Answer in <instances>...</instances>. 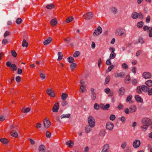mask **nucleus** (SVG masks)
Here are the masks:
<instances>
[{
    "mask_svg": "<svg viewBox=\"0 0 152 152\" xmlns=\"http://www.w3.org/2000/svg\"><path fill=\"white\" fill-rule=\"evenodd\" d=\"M129 109L130 113H132L135 112L137 110L136 107L134 105L130 106Z\"/></svg>",
    "mask_w": 152,
    "mask_h": 152,
    "instance_id": "17",
    "label": "nucleus"
},
{
    "mask_svg": "<svg viewBox=\"0 0 152 152\" xmlns=\"http://www.w3.org/2000/svg\"><path fill=\"white\" fill-rule=\"evenodd\" d=\"M127 145V143L126 142H124L121 145V147L122 149H124Z\"/></svg>",
    "mask_w": 152,
    "mask_h": 152,
    "instance_id": "55",
    "label": "nucleus"
},
{
    "mask_svg": "<svg viewBox=\"0 0 152 152\" xmlns=\"http://www.w3.org/2000/svg\"><path fill=\"white\" fill-rule=\"evenodd\" d=\"M110 11L114 14H116L118 12L117 9L115 7L111 8L110 9Z\"/></svg>",
    "mask_w": 152,
    "mask_h": 152,
    "instance_id": "37",
    "label": "nucleus"
},
{
    "mask_svg": "<svg viewBox=\"0 0 152 152\" xmlns=\"http://www.w3.org/2000/svg\"><path fill=\"white\" fill-rule=\"evenodd\" d=\"M22 46L23 47H27L28 45V43L26 42V40L25 39H23V41L22 43Z\"/></svg>",
    "mask_w": 152,
    "mask_h": 152,
    "instance_id": "35",
    "label": "nucleus"
},
{
    "mask_svg": "<svg viewBox=\"0 0 152 152\" xmlns=\"http://www.w3.org/2000/svg\"><path fill=\"white\" fill-rule=\"evenodd\" d=\"M125 92V88L124 87H122L120 88L118 90V93L119 95H123Z\"/></svg>",
    "mask_w": 152,
    "mask_h": 152,
    "instance_id": "19",
    "label": "nucleus"
},
{
    "mask_svg": "<svg viewBox=\"0 0 152 152\" xmlns=\"http://www.w3.org/2000/svg\"><path fill=\"white\" fill-rule=\"evenodd\" d=\"M131 16L133 19H136L138 18V13L136 12H134L132 14Z\"/></svg>",
    "mask_w": 152,
    "mask_h": 152,
    "instance_id": "28",
    "label": "nucleus"
},
{
    "mask_svg": "<svg viewBox=\"0 0 152 152\" xmlns=\"http://www.w3.org/2000/svg\"><path fill=\"white\" fill-rule=\"evenodd\" d=\"M50 23L52 26H56L57 23L56 19L55 18L52 20L50 21Z\"/></svg>",
    "mask_w": 152,
    "mask_h": 152,
    "instance_id": "25",
    "label": "nucleus"
},
{
    "mask_svg": "<svg viewBox=\"0 0 152 152\" xmlns=\"http://www.w3.org/2000/svg\"><path fill=\"white\" fill-rule=\"evenodd\" d=\"M39 76L41 77V78L42 79L44 80L45 79L46 77V75L45 74L41 73L39 75Z\"/></svg>",
    "mask_w": 152,
    "mask_h": 152,
    "instance_id": "50",
    "label": "nucleus"
},
{
    "mask_svg": "<svg viewBox=\"0 0 152 152\" xmlns=\"http://www.w3.org/2000/svg\"><path fill=\"white\" fill-rule=\"evenodd\" d=\"M85 88V86H84L82 85H81L80 88V92L82 93L83 92Z\"/></svg>",
    "mask_w": 152,
    "mask_h": 152,
    "instance_id": "54",
    "label": "nucleus"
},
{
    "mask_svg": "<svg viewBox=\"0 0 152 152\" xmlns=\"http://www.w3.org/2000/svg\"><path fill=\"white\" fill-rule=\"evenodd\" d=\"M113 127L114 125L113 123L110 122H108L107 123L106 128L108 130L110 131L112 130Z\"/></svg>",
    "mask_w": 152,
    "mask_h": 152,
    "instance_id": "14",
    "label": "nucleus"
},
{
    "mask_svg": "<svg viewBox=\"0 0 152 152\" xmlns=\"http://www.w3.org/2000/svg\"><path fill=\"white\" fill-rule=\"evenodd\" d=\"M11 135L13 137H17L18 136V132L15 130H12L10 132Z\"/></svg>",
    "mask_w": 152,
    "mask_h": 152,
    "instance_id": "18",
    "label": "nucleus"
},
{
    "mask_svg": "<svg viewBox=\"0 0 152 152\" xmlns=\"http://www.w3.org/2000/svg\"><path fill=\"white\" fill-rule=\"evenodd\" d=\"M0 141L4 144H6L8 142L7 140L4 138H3L0 139Z\"/></svg>",
    "mask_w": 152,
    "mask_h": 152,
    "instance_id": "29",
    "label": "nucleus"
},
{
    "mask_svg": "<svg viewBox=\"0 0 152 152\" xmlns=\"http://www.w3.org/2000/svg\"><path fill=\"white\" fill-rule=\"evenodd\" d=\"M76 66L77 64L76 63H72L70 65V69L72 70L73 71L76 67Z\"/></svg>",
    "mask_w": 152,
    "mask_h": 152,
    "instance_id": "32",
    "label": "nucleus"
},
{
    "mask_svg": "<svg viewBox=\"0 0 152 152\" xmlns=\"http://www.w3.org/2000/svg\"><path fill=\"white\" fill-rule=\"evenodd\" d=\"M143 29L144 31H148L149 33L148 36L150 37H152V27H149L147 26H145L143 28Z\"/></svg>",
    "mask_w": 152,
    "mask_h": 152,
    "instance_id": "6",
    "label": "nucleus"
},
{
    "mask_svg": "<svg viewBox=\"0 0 152 152\" xmlns=\"http://www.w3.org/2000/svg\"><path fill=\"white\" fill-rule=\"evenodd\" d=\"M138 41L139 43L141 44H143L144 43V41L143 38L141 37H139L138 38Z\"/></svg>",
    "mask_w": 152,
    "mask_h": 152,
    "instance_id": "39",
    "label": "nucleus"
},
{
    "mask_svg": "<svg viewBox=\"0 0 152 152\" xmlns=\"http://www.w3.org/2000/svg\"><path fill=\"white\" fill-rule=\"evenodd\" d=\"M68 97V94L65 93H63L61 96V98L63 101L65 100Z\"/></svg>",
    "mask_w": 152,
    "mask_h": 152,
    "instance_id": "23",
    "label": "nucleus"
},
{
    "mask_svg": "<svg viewBox=\"0 0 152 152\" xmlns=\"http://www.w3.org/2000/svg\"><path fill=\"white\" fill-rule=\"evenodd\" d=\"M66 145H68V147H70L73 146L74 144L72 141H69L66 142Z\"/></svg>",
    "mask_w": 152,
    "mask_h": 152,
    "instance_id": "33",
    "label": "nucleus"
},
{
    "mask_svg": "<svg viewBox=\"0 0 152 152\" xmlns=\"http://www.w3.org/2000/svg\"><path fill=\"white\" fill-rule=\"evenodd\" d=\"M44 125L45 128H49L50 126V122L48 118H46L44 121Z\"/></svg>",
    "mask_w": 152,
    "mask_h": 152,
    "instance_id": "10",
    "label": "nucleus"
},
{
    "mask_svg": "<svg viewBox=\"0 0 152 152\" xmlns=\"http://www.w3.org/2000/svg\"><path fill=\"white\" fill-rule=\"evenodd\" d=\"M51 134L49 131H47L46 133V136L47 138H50L51 137Z\"/></svg>",
    "mask_w": 152,
    "mask_h": 152,
    "instance_id": "58",
    "label": "nucleus"
},
{
    "mask_svg": "<svg viewBox=\"0 0 152 152\" xmlns=\"http://www.w3.org/2000/svg\"><path fill=\"white\" fill-rule=\"evenodd\" d=\"M134 97L137 101L140 102H143L142 99L139 95H136Z\"/></svg>",
    "mask_w": 152,
    "mask_h": 152,
    "instance_id": "21",
    "label": "nucleus"
},
{
    "mask_svg": "<svg viewBox=\"0 0 152 152\" xmlns=\"http://www.w3.org/2000/svg\"><path fill=\"white\" fill-rule=\"evenodd\" d=\"M45 147L42 145H40L39 148V152H45Z\"/></svg>",
    "mask_w": 152,
    "mask_h": 152,
    "instance_id": "22",
    "label": "nucleus"
},
{
    "mask_svg": "<svg viewBox=\"0 0 152 152\" xmlns=\"http://www.w3.org/2000/svg\"><path fill=\"white\" fill-rule=\"evenodd\" d=\"M132 84L134 86L136 85L137 83V81L135 79H132Z\"/></svg>",
    "mask_w": 152,
    "mask_h": 152,
    "instance_id": "51",
    "label": "nucleus"
},
{
    "mask_svg": "<svg viewBox=\"0 0 152 152\" xmlns=\"http://www.w3.org/2000/svg\"><path fill=\"white\" fill-rule=\"evenodd\" d=\"M94 107L95 110H98L99 108V106L97 103H96L94 105Z\"/></svg>",
    "mask_w": 152,
    "mask_h": 152,
    "instance_id": "52",
    "label": "nucleus"
},
{
    "mask_svg": "<svg viewBox=\"0 0 152 152\" xmlns=\"http://www.w3.org/2000/svg\"><path fill=\"white\" fill-rule=\"evenodd\" d=\"M142 76L145 79H149L151 77V75L150 72H146L143 73Z\"/></svg>",
    "mask_w": 152,
    "mask_h": 152,
    "instance_id": "11",
    "label": "nucleus"
},
{
    "mask_svg": "<svg viewBox=\"0 0 152 152\" xmlns=\"http://www.w3.org/2000/svg\"><path fill=\"white\" fill-rule=\"evenodd\" d=\"M93 16V14L91 12H89L84 14L83 15L84 18L86 20H88L92 18Z\"/></svg>",
    "mask_w": 152,
    "mask_h": 152,
    "instance_id": "7",
    "label": "nucleus"
},
{
    "mask_svg": "<svg viewBox=\"0 0 152 152\" xmlns=\"http://www.w3.org/2000/svg\"><path fill=\"white\" fill-rule=\"evenodd\" d=\"M122 67L125 69H127L128 68V66L127 64L125 63H123L122 64Z\"/></svg>",
    "mask_w": 152,
    "mask_h": 152,
    "instance_id": "53",
    "label": "nucleus"
},
{
    "mask_svg": "<svg viewBox=\"0 0 152 152\" xmlns=\"http://www.w3.org/2000/svg\"><path fill=\"white\" fill-rule=\"evenodd\" d=\"M47 93L50 96L55 97V96L54 91L50 88H48L47 90Z\"/></svg>",
    "mask_w": 152,
    "mask_h": 152,
    "instance_id": "12",
    "label": "nucleus"
},
{
    "mask_svg": "<svg viewBox=\"0 0 152 152\" xmlns=\"http://www.w3.org/2000/svg\"><path fill=\"white\" fill-rule=\"evenodd\" d=\"M11 69L12 71H15L17 69V66L15 64H12L10 66Z\"/></svg>",
    "mask_w": 152,
    "mask_h": 152,
    "instance_id": "34",
    "label": "nucleus"
},
{
    "mask_svg": "<svg viewBox=\"0 0 152 152\" xmlns=\"http://www.w3.org/2000/svg\"><path fill=\"white\" fill-rule=\"evenodd\" d=\"M58 58L57 59V60L59 61L62 60L63 56L62 53L61 52H58Z\"/></svg>",
    "mask_w": 152,
    "mask_h": 152,
    "instance_id": "30",
    "label": "nucleus"
},
{
    "mask_svg": "<svg viewBox=\"0 0 152 152\" xmlns=\"http://www.w3.org/2000/svg\"><path fill=\"white\" fill-rule=\"evenodd\" d=\"M31 110V109L28 108H23L22 112L23 113H26L29 112Z\"/></svg>",
    "mask_w": 152,
    "mask_h": 152,
    "instance_id": "31",
    "label": "nucleus"
},
{
    "mask_svg": "<svg viewBox=\"0 0 152 152\" xmlns=\"http://www.w3.org/2000/svg\"><path fill=\"white\" fill-rule=\"evenodd\" d=\"M115 34L118 36L125 37L126 35V31L124 28H119L116 31Z\"/></svg>",
    "mask_w": 152,
    "mask_h": 152,
    "instance_id": "1",
    "label": "nucleus"
},
{
    "mask_svg": "<svg viewBox=\"0 0 152 152\" xmlns=\"http://www.w3.org/2000/svg\"><path fill=\"white\" fill-rule=\"evenodd\" d=\"M99 134L101 137H104L105 134V131L104 130L101 131L99 132Z\"/></svg>",
    "mask_w": 152,
    "mask_h": 152,
    "instance_id": "46",
    "label": "nucleus"
},
{
    "mask_svg": "<svg viewBox=\"0 0 152 152\" xmlns=\"http://www.w3.org/2000/svg\"><path fill=\"white\" fill-rule=\"evenodd\" d=\"M52 41V39L51 37H49L48 39L43 42V44L45 45H47L51 42Z\"/></svg>",
    "mask_w": 152,
    "mask_h": 152,
    "instance_id": "16",
    "label": "nucleus"
},
{
    "mask_svg": "<svg viewBox=\"0 0 152 152\" xmlns=\"http://www.w3.org/2000/svg\"><path fill=\"white\" fill-rule=\"evenodd\" d=\"M115 118V116L113 114L111 115L110 117V119L111 121H114Z\"/></svg>",
    "mask_w": 152,
    "mask_h": 152,
    "instance_id": "56",
    "label": "nucleus"
},
{
    "mask_svg": "<svg viewBox=\"0 0 152 152\" xmlns=\"http://www.w3.org/2000/svg\"><path fill=\"white\" fill-rule=\"evenodd\" d=\"M110 149L109 145L108 144H106L103 146L102 152H108Z\"/></svg>",
    "mask_w": 152,
    "mask_h": 152,
    "instance_id": "13",
    "label": "nucleus"
},
{
    "mask_svg": "<svg viewBox=\"0 0 152 152\" xmlns=\"http://www.w3.org/2000/svg\"><path fill=\"white\" fill-rule=\"evenodd\" d=\"M124 76V72H121L119 73H115V77H120L121 78H123Z\"/></svg>",
    "mask_w": 152,
    "mask_h": 152,
    "instance_id": "15",
    "label": "nucleus"
},
{
    "mask_svg": "<svg viewBox=\"0 0 152 152\" xmlns=\"http://www.w3.org/2000/svg\"><path fill=\"white\" fill-rule=\"evenodd\" d=\"M116 53H111L110 55L109 58L110 59L114 58L116 56Z\"/></svg>",
    "mask_w": 152,
    "mask_h": 152,
    "instance_id": "38",
    "label": "nucleus"
},
{
    "mask_svg": "<svg viewBox=\"0 0 152 152\" xmlns=\"http://www.w3.org/2000/svg\"><path fill=\"white\" fill-rule=\"evenodd\" d=\"M5 119V117L4 115H0V121H2Z\"/></svg>",
    "mask_w": 152,
    "mask_h": 152,
    "instance_id": "62",
    "label": "nucleus"
},
{
    "mask_svg": "<svg viewBox=\"0 0 152 152\" xmlns=\"http://www.w3.org/2000/svg\"><path fill=\"white\" fill-rule=\"evenodd\" d=\"M54 7L55 6L53 4H47L46 6V8L49 10L52 9L54 8Z\"/></svg>",
    "mask_w": 152,
    "mask_h": 152,
    "instance_id": "24",
    "label": "nucleus"
},
{
    "mask_svg": "<svg viewBox=\"0 0 152 152\" xmlns=\"http://www.w3.org/2000/svg\"><path fill=\"white\" fill-rule=\"evenodd\" d=\"M59 107V103L57 102L54 105L52 108V111L53 112L57 113Z\"/></svg>",
    "mask_w": 152,
    "mask_h": 152,
    "instance_id": "9",
    "label": "nucleus"
},
{
    "mask_svg": "<svg viewBox=\"0 0 152 152\" xmlns=\"http://www.w3.org/2000/svg\"><path fill=\"white\" fill-rule=\"evenodd\" d=\"M149 89V87L143 85L140 86H138L137 88V92L139 94L142 93V91L143 92H146Z\"/></svg>",
    "mask_w": 152,
    "mask_h": 152,
    "instance_id": "2",
    "label": "nucleus"
},
{
    "mask_svg": "<svg viewBox=\"0 0 152 152\" xmlns=\"http://www.w3.org/2000/svg\"><path fill=\"white\" fill-rule=\"evenodd\" d=\"M148 94L149 95H152V88H151L150 89H149L148 90Z\"/></svg>",
    "mask_w": 152,
    "mask_h": 152,
    "instance_id": "63",
    "label": "nucleus"
},
{
    "mask_svg": "<svg viewBox=\"0 0 152 152\" xmlns=\"http://www.w3.org/2000/svg\"><path fill=\"white\" fill-rule=\"evenodd\" d=\"M102 32V28L99 26L94 31L93 33V35L94 37H97L100 35Z\"/></svg>",
    "mask_w": 152,
    "mask_h": 152,
    "instance_id": "5",
    "label": "nucleus"
},
{
    "mask_svg": "<svg viewBox=\"0 0 152 152\" xmlns=\"http://www.w3.org/2000/svg\"><path fill=\"white\" fill-rule=\"evenodd\" d=\"M143 25V23L142 21H140L137 23V26L139 28H141Z\"/></svg>",
    "mask_w": 152,
    "mask_h": 152,
    "instance_id": "41",
    "label": "nucleus"
},
{
    "mask_svg": "<svg viewBox=\"0 0 152 152\" xmlns=\"http://www.w3.org/2000/svg\"><path fill=\"white\" fill-rule=\"evenodd\" d=\"M70 116L69 114H67L66 115L63 114L61 116V119L64 118H69Z\"/></svg>",
    "mask_w": 152,
    "mask_h": 152,
    "instance_id": "40",
    "label": "nucleus"
},
{
    "mask_svg": "<svg viewBox=\"0 0 152 152\" xmlns=\"http://www.w3.org/2000/svg\"><path fill=\"white\" fill-rule=\"evenodd\" d=\"M42 124L40 123H37L36 124V125L35 126L37 128H40L42 126Z\"/></svg>",
    "mask_w": 152,
    "mask_h": 152,
    "instance_id": "60",
    "label": "nucleus"
},
{
    "mask_svg": "<svg viewBox=\"0 0 152 152\" xmlns=\"http://www.w3.org/2000/svg\"><path fill=\"white\" fill-rule=\"evenodd\" d=\"M96 93H91V98L93 100H94L96 97Z\"/></svg>",
    "mask_w": 152,
    "mask_h": 152,
    "instance_id": "49",
    "label": "nucleus"
},
{
    "mask_svg": "<svg viewBox=\"0 0 152 152\" xmlns=\"http://www.w3.org/2000/svg\"><path fill=\"white\" fill-rule=\"evenodd\" d=\"M22 21V20L21 18H18L16 20V22L18 24H19L21 23Z\"/></svg>",
    "mask_w": 152,
    "mask_h": 152,
    "instance_id": "48",
    "label": "nucleus"
},
{
    "mask_svg": "<svg viewBox=\"0 0 152 152\" xmlns=\"http://www.w3.org/2000/svg\"><path fill=\"white\" fill-rule=\"evenodd\" d=\"M11 53L12 56L14 57H16L17 55V53L14 50H12L11 51Z\"/></svg>",
    "mask_w": 152,
    "mask_h": 152,
    "instance_id": "57",
    "label": "nucleus"
},
{
    "mask_svg": "<svg viewBox=\"0 0 152 152\" xmlns=\"http://www.w3.org/2000/svg\"><path fill=\"white\" fill-rule=\"evenodd\" d=\"M117 108L119 110H121L123 109L124 106L121 103H119Z\"/></svg>",
    "mask_w": 152,
    "mask_h": 152,
    "instance_id": "61",
    "label": "nucleus"
},
{
    "mask_svg": "<svg viewBox=\"0 0 152 152\" xmlns=\"http://www.w3.org/2000/svg\"><path fill=\"white\" fill-rule=\"evenodd\" d=\"M89 125L91 127H94L95 126V119L91 116H90L88 119Z\"/></svg>",
    "mask_w": 152,
    "mask_h": 152,
    "instance_id": "3",
    "label": "nucleus"
},
{
    "mask_svg": "<svg viewBox=\"0 0 152 152\" xmlns=\"http://www.w3.org/2000/svg\"><path fill=\"white\" fill-rule=\"evenodd\" d=\"M130 80V76L129 75H128L126 76V79L125 80V82L126 83H128L129 81Z\"/></svg>",
    "mask_w": 152,
    "mask_h": 152,
    "instance_id": "43",
    "label": "nucleus"
},
{
    "mask_svg": "<svg viewBox=\"0 0 152 152\" xmlns=\"http://www.w3.org/2000/svg\"><path fill=\"white\" fill-rule=\"evenodd\" d=\"M148 126H147V125H143L142 126H141V128L142 131L145 132L146 131L148 127Z\"/></svg>",
    "mask_w": 152,
    "mask_h": 152,
    "instance_id": "27",
    "label": "nucleus"
},
{
    "mask_svg": "<svg viewBox=\"0 0 152 152\" xmlns=\"http://www.w3.org/2000/svg\"><path fill=\"white\" fill-rule=\"evenodd\" d=\"M104 91L107 94L109 93L111 91L110 90L109 88H107L104 89Z\"/></svg>",
    "mask_w": 152,
    "mask_h": 152,
    "instance_id": "64",
    "label": "nucleus"
},
{
    "mask_svg": "<svg viewBox=\"0 0 152 152\" xmlns=\"http://www.w3.org/2000/svg\"><path fill=\"white\" fill-rule=\"evenodd\" d=\"M141 123L142 125H147L149 126L151 124V121L150 119L147 118H143L141 120Z\"/></svg>",
    "mask_w": 152,
    "mask_h": 152,
    "instance_id": "4",
    "label": "nucleus"
},
{
    "mask_svg": "<svg viewBox=\"0 0 152 152\" xmlns=\"http://www.w3.org/2000/svg\"><path fill=\"white\" fill-rule=\"evenodd\" d=\"M80 54V53L79 51H75L73 54V56L74 57H77Z\"/></svg>",
    "mask_w": 152,
    "mask_h": 152,
    "instance_id": "42",
    "label": "nucleus"
},
{
    "mask_svg": "<svg viewBox=\"0 0 152 152\" xmlns=\"http://www.w3.org/2000/svg\"><path fill=\"white\" fill-rule=\"evenodd\" d=\"M141 144V142L139 140H135L133 142L132 145L135 148H139Z\"/></svg>",
    "mask_w": 152,
    "mask_h": 152,
    "instance_id": "8",
    "label": "nucleus"
},
{
    "mask_svg": "<svg viewBox=\"0 0 152 152\" xmlns=\"http://www.w3.org/2000/svg\"><path fill=\"white\" fill-rule=\"evenodd\" d=\"M68 62L70 63H73L74 62V59L72 57L70 56L69 57L67 58Z\"/></svg>",
    "mask_w": 152,
    "mask_h": 152,
    "instance_id": "36",
    "label": "nucleus"
},
{
    "mask_svg": "<svg viewBox=\"0 0 152 152\" xmlns=\"http://www.w3.org/2000/svg\"><path fill=\"white\" fill-rule=\"evenodd\" d=\"M73 20V18L72 17H69L66 19V22L67 23H69L72 21Z\"/></svg>",
    "mask_w": 152,
    "mask_h": 152,
    "instance_id": "47",
    "label": "nucleus"
},
{
    "mask_svg": "<svg viewBox=\"0 0 152 152\" xmlns=\"http://www.w3.org/2000/svg\"><path fill=\"white\" fill-rule=\"evenodd\" d=\"M110 77L109 76H107L106 77L104 84L105 85L107 84L110 81Z\"/></svg>",
    "mask_w": 152,
    "mask_h": 152,
    "instance_id": "45",
    "label": "nucleus"
},
{
    "mask_svg": "<svg viewBox=\"0 0 152 152\" xmlns=\"http://www.w3.org/2000/svg\"><path fill=\"white\" fill-rule=\"evenodd\" d=\"M111 62L110 60V59L108 58L106 61V64L107 65H111Z\"/></svg>",
    "mask_w": 152,
    "mask_h": 152,
    "instance_id": "59",
    "label": "nucleus"
},
{
    "mask_svg": "<svg viewBox=\"0 0 152 152\" xmlns=\"http://www.w3.org/2000/svg\"><path fill=\"white\" fill-rule=\"evenodd\" d=\"M145 84L146 86L148 87H151L152 86V80H148L145 82Z\"/></svg>",
    "mask_w": 152,
    "mask_h": 152,
    "instance_id": "26",
    "label": "nucleus"
},
{
    "mask_svg": "<svg viewBox=\"0 0 152 152\" xmlns=\"http://www.w3.org/2000/svg\"><path fill=\"white\" fill-rule=\"evenodd\" d=\"M114 67V66L113 65H112L110 66H109L108 67V70H106V72L107 73L108 72L111 71L112 69H113V67Z\"/></svg>",
    "mask_w": 152,
    "mask_h": 152,
    "instance_id": "44",
    "label": "nucleus"
},
{
    "mask_svg": "<svg viewBox=\"0 0 152 152\" xmlns=\"http://www.w3.org/2000/svg\"><path fill=\"white\" fill-rule=\"evenodd\" d=\"M92 127H90V126L89 125V126H86L85 127V132L86 133H90L91 130H92Z\"/></svg>",
    "mask_w": 152,
    "mask_h": 152,
    "instance_id": "20",
    "label": "nucleus"
}]
</instances>
